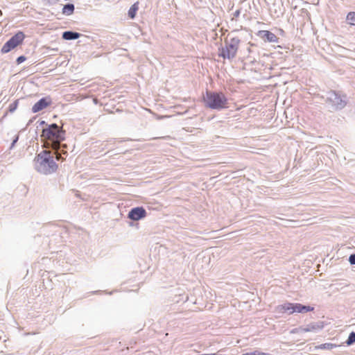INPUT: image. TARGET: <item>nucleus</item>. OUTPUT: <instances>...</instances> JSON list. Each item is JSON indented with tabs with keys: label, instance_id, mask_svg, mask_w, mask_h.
Here are the masks:
<instances>
[{
	"label": "nucleus",
	"instance_id": "f8f14e48",
	"mask_svg": "<svg viewBox=\"0 0 355 355\" xmlns=\"http://www.w3.org/2000/svg\"><path fill=\"white\" fill-rule=\"evenodd\" d=\"M80 33L72 31H67L62 33V38L65 40H74L78 39Z\"/></svg>",
	"mask_w": 355,
	"mask_h": 355
},
{
	"label": "nucleus",
	"instance_id": "f3484780",
	"mask_svg": "<svg viewBox=\"0 0 355 355\" xmlns=\"http://www.w3.org/2000/svg\"><path fill=\"white\" fill-rule=\"evenodd\" d=\"M346 19L350 25H355V12H349Z\"/></svg>",
	"mask_w": 355,
	"mask_h": 355
},
{
	"label": "nucleus",
	"instance_id": "39448f33",
	"mask_svg": "<svg viewBox=\"0 0 355 355\" xmlns=\"http://www.w3.org/2000/svg\"><path fill=\"white\" fill-rule=\"evenodd\" d=\"M326 103L333 110H340L347 103V96L338 92L331 90L327 94Z\"/></svg>",
	"mask_w": 355,
	"mask_h": 355
},
{
	"label": "nucleus",
	"instance_id": "bb28decb",
	"mask_svg": "<svg viewBox=\"0 0 355 355\" xmlns=\"http://www.w3.org/2000/svg\"><path fill=\"white\" fill-rule=\"evenodd\" d=\"M40 123V125H46V127L49 125L44 121H38Z\"/></svg>",
	"mask_w": 355,
	"mask_h": 355
},
{
	"label": "nucleus",
	"instance_id": "393cba45",
	"mask_svg": "<svg viewBox=\"0 0 355 355\" xmlns=\"http://www.w3.org/2000/svg\"><path fill=\"white\" fill-rule=\"evenodd\" d=\"M18 139H19V136H18V135H16V136H15V139H13V141H12V144H11L10 146V149H12V148L15 146V144L17 142Z\"/></svg>",
	"mask_w": 355,
	"mask_h": 355
},
{
	"label": "nucleus",
	"instance_id": "a211bd4d",
	"mask_svg": "<svg viewBox=\"0 0 355 355\" xmlns=\"http://www.w3.org/2000/svg\"><path fill=\"white\" fill-rule=\"evenodd\" d=\"M345 343L347 345H352L355 343V332L352 331L349 334Z\"/></svg>",
	"mask_w": 355,
	"mask_h": 355
},
{
	"label": "nucleus",
	"instance_id": "7ed1b4c3",
	"mask_svg": "<svg viewBox=\"0 0 355 355\" xmlns=\"http://www.w3.org/2000/svg\"><path fill=\"white\" fill-rule=\"evenodd\" d=\"M205 102L207 107L220 110L227 107V98L223 93L207 92Z\"/></svg>",
	"mask_w": 355,
	"mask_h": 355
},
{
	"label": "nucleus",
	"instance_id": "b1692460",
	"mask_svg": "<svg viewBox=\"0 0 355 355\" xmlns=\"http://www.w3.org/2000/svg\"><path fill=\"white\" fill-rule=\"evenodd\" d=\"M304 327H300L298 328H295L291 331V333H301L303 332Z\"/></svg>",
	"mask_w": 355,
	"mask_h": 355
},
{
	"label": "nucleus",
	"instance_id": "2eb2a0df",
	"mask_svg": "<svg viewBox=\"0 0 355 355\" xmlns=\"http://www.w3.org/2000/svg\"><path fill=\"white\" fill-rule=\"evenodd\" d=\"M15 48V46H14L12 42H11V41L8 40L2 46L1 52V53H7Z\"/></svg>",
	"mask_w": 355,
	"mask_h": 355
},
{
	"label": "nucleus",
	"instance_id": "1a4fd4ad",
	"mask_svg": "<svg viewBox=\"0 0 355 355\" xmlns=\"http://www.w3.org/2000/svg\"><path fill=\"white\" fill-rule=\"evenodd\" d=\"M324 327L322 322H311L306 327H304L303 332L317 331Z\"/></svg>",
	"mask_w": 355,
	"mask_h": 355
},
{
	"label": "nucleus",
	"instance_id": "9b49d317",
	"mask_svg": "<svg viewBox=\"0 0 355 355\" xmlns=\"http://www.w3.org/2000/svg\"><path fill=\"white\" fill-rule=\"evenodd\" d=\"M294 303L286 302L278 306L277 310L282 313H288L289 314L293 313Z\"/></svg>",
	"mask_w": 355,
	"mask_h": 355
},
{
	"label": "nucleus",
	"instance_id": "423d86ee",
	"mask_svg": "<svg viewBox=\"0 0 355 355\" xmlns=\"http://www.w3.org/2000/svg\"><path fill=\"white\" fill-rule=\"evenodd\" d=\"M146 215L147 212L143 207H136L130 210L128 218L132 220L137 221L144 218Z\"/></svg>",
	"mask_w": 355,
	"mask_h": 355
},
{
	"label": "nucleus",
	"instance_id": "0eeeda50",
	"mask_svg": "<svg viewBox=\"0 0 355 355\" xmlns=\"http://www.w3.org/2000/svg\"><path fill=\"white\" fill-rule=\"evenodd\" d=\"M51 103V99L49 96L42 98L32 107V112L33 113L38 112L48 107Z\"/></svg>",
	"mask_w": 355,
	"mask_h": 355
},
{
	"label": "nucleus",
	"instance_id": "cd10ccee",
	"mask_svg": "<svg viewBox=\"0 0 355 355\" xmlns=\"http://www.w3.org/2000/svg\"><path fill=\"white\" fill-rule=\"evenodd\" d=\"M32 122H33V119L29 120V121L28 122L27 125H31V123H32Z\"/></svg>",
	"mask_w": 355,
	"mask_h": 355
},
{
	"label": "nucleus",
	"instance_id": "4468645a",
	"mask_svg": "<svg viewBox=\"0 0 355 355\" xmlns=\"http://www.w3.org/2000/svg\"><path fill=\"white\" fill-rule=\"evenodd\" d=\"M139 1H137L134 4H132L131 6V7L129 8L128 12V17L130 19H134L135 17L136 14H137L138 10H139Z\"/></svg>",
	"mask_w": 355,
	"mask_h": 355
},
{
	"label": "nucleus",
	"instance_id": "412c9836",
	"mask_svg": "<svg viewBox=\"0 0 355 355\" xmlns=\"http://www.w3.org/2000/svg\"><path fill=\"white\" fill-rule=\"evenodd\" d=\"M301 304H302L300 303H294L293 313H301V309L300 307Z\"/></svg>",
	"mask_w": 355,
	"mask_h": 355
},
{
	"label": "nucleus",
	"instance_id": "20e7f679",
	"mask_svg": "<svg viewBox=\"0 0 355 355\" xmlns=\"http://www.w3.org/2000/svg\"><path fill=\"white\" fill-rule=\"evenodd\" d=\"M241 40L238 37H232L225 40V46L222 47L219 56L224 59H233L235 58Z\"/></svg>",
	"mask_w": 355,
	"mask_h": 355
},
{
	"label": "nucleus",
	"instance_id": "aec40b11",
	"mask_svg": "<svg viewBox=\"0 0 355 355\" xmlns=\"http://www.w3.org/2000/svg\"><path fill=\"white\" fill-rule=\"evenodd\" d=\"M300 307L301 309V313H306L309 311H312L314 309V308L313 306H306V305H303V304H301V306H300Z\"/></svg>",
	"mask_w": 355,
	"mask_h": 355
},
{
	"label": "nucleus",
	"instance_id": "4be33fe9",
	"mask_svg": "<svg viewBox=\"0 0 355 355\" xmlns=\"http://www.w3.org/2000/svg\"><path fill=\"white\" fill-rule=\"evenodd\" d=\"M26 58L24 56V55H21V56H19L17 60H16V62L18 64L22 63L23 62H24L26 60Z\"/></svg>",
	"mask_w": 355,
	"mask_h": 355
},
{
	"label": "nucleus",
	"instance_id": "a878e982",
	"mask_svg": "<svg viewBox=\"0 0 355 355\" xmlns=\"http://www.w3.org/2000/svg\"><path fill=\"white\" fill-rule=\"evenodd\" d=\"M240 14H241V10H239H239H236L234 12V14H233V18H232V19L239 17V15H240Z\"/></svg>",
	"mask_w": 355,
	"mask_h": 355
},
{
	"label": "nucleus",
	"instance_id": "ddd939ff",
	"mask_svg": "<svg viewBox=\"0 0 355 355\" xmlns=\"http://www.w3.org/2000/svg\"><path fill=\"white\" fill-rule=\"evenodd\" d=\"M74 9L75 6L73 3H67L63 6L62 13L66 16L71 15L74 12Z\"/></svg>",
	"mask_w": 355,
	"mask_h": 355
},
{
	"label": "nucleus",
	"instance_id": "f257e3e1",
	"mask_svg": "<svg viewBox=\"0 0 355 355\" xmlns=\"http://www.w3.org/2000/svg\"><path fill=\"white\" fill-rule=\"evenodd\" d=\"M41 137L46 140L47 145L57 150L61 142L65 140V130L56 123H51L43 128Z\"/></svg>",
	"mask_w": 355,
	"mask_h": 355
},
{
	"label": "nucleus",
	"instance_id": "f03ea898",
	"mask_svg": "<svg viewBox=\"0 0 355 355\" xmlns=\"http://www.w3.org/2000/svg\"><path fill=\"white\" fill-rule=\"evenodd\" d=\"M34 162L35 170L40 173L45 175L51 174L54 173L58 168V165L54 161L53 156L47 150H42L37 154Z\"/></svg>",
	"mask_w": 355,
	"mask_h": 355
},
{
	"label": "nucleus",
	"instance_id": "5701e85b",
	"mask_svg": "<svg viewBox=\"0 0 355 355\" xmlns=\"http://www.w3.org/2000/svg\"><path fill=\"white\" fill-rule=\"evenodd\" d=\"M349 262L351 265H355V253L352 254L349 257Z\"/></svg>",
	"mask_w": 355,
	"mask_h": 355
},
{
	"label": "nucleus",
	"instance_id": "6e6552de",
	"mask_svg": "<svg viewBox=\"0 0 355 355\" xmlns=\"http://www.w3.org/2000/svg\"><path fill=\"white\" fill-rule=\"evenodd\" d=\"M257 35L261 37L264 42H278L279 38L273 33L269 31H259Z\"/></svg>",
	"mask_w": 355,
	"mask_h": 355
},
{
	"label": "nucleus",
	"instance_id": "c85d7f7f",
	"mask_svg": "<svg viewBox=\"0 0 355 355\" xmlns=\"http://www.w3.org/2000/svg\"><path fill=\"white\" fill-rule=\"evenodd\" d=\"M51 0H49V1L50 2Z\"/></svg>",
	"mask_w": 355,
	"mask_h": 355
},
{
	"label": "nucleus",
	"instance_id": "9d476101",
	"mask_svg": "<svg viewBox=\"0 0 355 355\" xmlns=\"http://www.w3.org/2000/svg\"><path fill=\"white\" fill-rule=\"evenodd\" d=\"M25 38V35L22 31H18L16 34L12 36L9 40L12 42L14 46L17 47L21 44Z\"/></svg>",
	"mask_w": 355,
	"mask_h": 355
},
{
	"label": "nucleus",
	"instance_id": "dca6fc26",
	"mask_svg": "<svg viewBox=\"0 0 355 355\" xmlns=\"http://www.w3.org/2000/svg\"><path fill=\"white\" fill-rule=\"evenodd\" d=\"M337 347H338V345H336V344H333V343H327L319 345L316 346L315 348L317 349L331 350V349H332L334 348H336Z\"/></svg>",
	"mask_w": 355,
	"mask_h": 355
},
{
	"label": "nucleus",
	"instance_id": "6ab92c4d",
	"mask_svg": "<svg viewBox=\"0 0 355 355\" xmlns=\"http://www.w3.org/2000/svg\"><path fill=\"white\" fill-rule=\"evenodd\" d=\"M17 105H18V100H16L9 105L8 111L11 113L14 112L16 110Z\"/></svg>",
	"mask_w": 355,
	"mask_h": 355
}]
</instances>
